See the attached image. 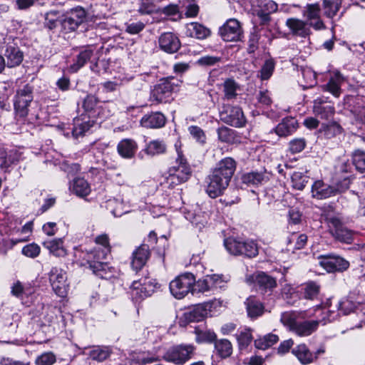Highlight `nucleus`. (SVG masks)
<instances>
[{"label": "nucleus", "instance_id": "f257e3e1", "mask_svg": "<svg viewBox=\"0 0 365 365\" xmlns=\"http://www.w3.org/2000/svg\"><path fill=\"white\" fill-rule=\"evenodd\" d=\"M236 169V162L232 158L222 159L206 179V192L215 198L226 190Z\"/></svg>", "mask_w": 365, "mask_h": 365}, {"label": "nucleus", "instance_id": "f03ea898", "mask_svg": "<svg viewBox=\"0 0 365 365\" xmlns=\"http://www.w3.org/2000/svg\"><path fill=\"white\" fill-rule=\"evenodd\" d=\"M96 243L102 245L101 250H95L88 253V264L94 273L106 269L108 255L110 253V246L108 235L102 234L96 237Z\"/></svg>", "mask_w": 365, "mask_h": 365}, {"label": "nucleus", "instance_id": "7ed1b4c3", "mask_svg": "<svg viewBox=\"0 0 365 365\" xmlns=\"http://www.w3.org/2000/svg\"><path fill=\"white\" fill-rule=\"evenodd\" d=\"M191 175L192 170L186 159L179 156L175 165L169 168L168 176L164 184L168 188H173L175 186L187 181Z\"/></svg>", "mask_w": 365, "mask_h": 365}, {"label": "nucleus", "instance_id": "20e7f679", "mask_svg": "<svg viewBox=\"0 0 365 365\" xmlns=\"http://www.w3.org/2000/svg\"><path fill=\"white\" fill-rule=\"evenodd\" d=\"M226 250L235 256H245L249 258L258 255L257 244L252 240H241L235 237H228L224 240Z\"/></svg>", "mask_w": 365, "mask_h": 365}, {"label": "nucleus", "instance_id": "39448f33", "mask_svg": "<svg viewBox=\"0 0 365 365\" xmlns=\"http://www.w3.org/2000/svg\"><path fill=\"white\" fill-rule=\"evenodd\" d=\"M196 347L193 344H180L170 347L164 354L163 359L176 365H183L195 354Z\"/></svg>", "mask_w": 365, "mask_h": 365}, {"label": "nucleus", "instance_id": "423d86ee", "mask_svg": "<svg viewBox=\"0 0 365 365\" xmlns=\"http://www.w3.org/2000/svg\"><path fill=\"white\" fill-rule=\"evenodd\" d=\"M34 88L26 84L17 89L14 98V106L17 116L26 117L29 113V107L33 101Z\"/></svg>", "mask_w": 365, "mask_h": 365}, {"label": "nucleus", "instance_id": "0eeeda50", "mask_svg": "<svg viewBox=\"0 0 365 365\" xmlns=\"http://www.w3.org/2000/svg\"><path fill=\"white\" fill-rule=\"evenodd\" d=\"M86 19V11L81 6L67 11L60 19V24L65 33L76 31Z\"/></svg>", "mask_w": 365, "mask_h": 365}, {"label": "nucleus", "instance_id": "6e6552de", "mask_svg": "<svg viewBox=\"0 0 365 365\" xmlns=\"http://www.w3.org/2000/svg\"><path fill=\"white\" fill-rule=\"evenodd\" d=\"M175 81L173 77L160 80L151 91L150 101L156 103L169 101L175 87L179 86V82L176 81L175 83Z\"/></svg>", "mask_w": 365, "mask_h": 365}, {"label": "nucleus", "instance_id": "1a4fd4ad", "mask_svg": "<svg viewBox=\"0 0 365 365\" xmlns=\"http://www.w3.org/2000/svg\"><path fill=\"white\" fill-rule=\"evenodd\" d=\"M195 278L191 273H186L176 277L170 283L171 294L177 299H182L193 287Z\"/></svg>", "mask_w": 365, "mask_h": 365}, {"label": "nucleus", "instance_id": "9d476101", "mask_svg": "<svg viewBox=\"0 0 365 365\" xmlns=\"http://www.w3.org/2000/svg\"><path fill=\"white\" fill-rule=\"evenodd\" d=\"M220 118L225 123L235 128L244 127L247 123L244 113L239 106H223L220 112Z\"/></svg>", "mask_w": 365, "mask_h": 365}, {"label": "nucleus", "instance_id": "9b49d317", "mask_svg": "<svg viewBox=\"0 0 365 365\" xmlns=\"http://www.w3.org/2000/svg\"><path fill=\"white\" fill-rule=\"evenodd\" d=\"M222 38L227 42L242 41L244 32L242 24L236 19H230L220 28Z\"/></svg>", "mask_w": 365, "mask_h": 365}, {"label": "nucleus", "instance_id": "f8f14e48", "mask_svg": "<svg viewBox=\"0 0 365 365\" xmlns=\"http://www.w3.org/2000/svg\"><path fill=\"white\" fill-rule=\"evenodd\" d=\"M327 222L329 232L336 240L347 244L351 243L353 240L352 231L347 229L338 217H327Z\"/></svg>", "mask_w": 365, "mask_h": 365}, {"label": "nucleus", "instance_id": "ddd939ff", "mask_svg": "<svg viewBox=\"0 0 365 365\" xmlns=\"http://www.w3.org/2000/svg\"><path fill=\"white\" fill-rule=\"evenodd\" d=\"M49 280L55 293L61 297L66 296L68 290L67 274L61 268L53 267L49 272Z\"/></svg>", "mask_w": 365, "mask_h": 365}, {"label": "nucleus", "instance_id": "4468645a", "mask_svg": "<svg viewBox=\"0 0 365 365\" xmlns=\"http://www.w3.org/2000/svg\"><path fill=\"white\" fill-rule=\"evenodd\" d=\"M321 6L318 3L308 4L302 11V15L309 26L314 30L319 31L326 28L321 18Z\"/></svg>", "mask_w": 365, "mask_h": 365}, {"label": "nucleus", "instance_id": "2eb2a0df", "mask_svg": "<svg viewBox=\"0 0 365 365\" xmlns=\"http://www.w3.org/2000/svg\"><path fill=\"white\" fill-rule=\"evenodd\" d=\"M319 264L328 272H343L349 267V262L339 256H323Z\"/></svg>", "mask_w": 365, "mask_h": 365}, {"label": "nucleus", "instance_id": "dca6fc26", "mask_svg": "<svg viewBox=\"0 0 365 365\" xmlns=\"http://www.w3.org/2000/svg\"><path fill=\"white\" fill-rule=\"evenodd\" d=\"M328 98L320 97L313 102V112L321 119L329 120L333 118L335 113V108L328 102Z\"/></svg>", "mask_w": 365, "mask_h": 365}, {"label": "nucleus", "instance_id": "f3484780", "mask_svg": "<svg viewBox=\"0 0 365 365\" xmlns=\"http://www.w3.org/2000/svg\"><path fill=\"white\" fill-rule=\"evenodd\" d=\"M286 26L292 34L300 38H306L312 34L311 27L306 21L297 18H289L286 21Z\"/></svg>", "mask_w": 365, "mask_h": 365}, {"label": "nucleus", "instance_id": "a211bd4d", "mask_svg": "<svg viewBox=\"0 0 365 365\" xmlns=\"http://www.w3.org/2000/svg\"><path fill=\"white\" fill-rule=\"evenodd\" d=\"M339 192L335 186L324 183L322 180H317L312 186L313 197L322 200L336 195Z\"/></svg>", "mask_w": 365, "mask_h": 365}, {"label": "nucleus", "instance_id": "6ab92c4d", "mask_svg": "<svg viewBox=\"0 0 365 365\" xmlns=\"http://www.w3.org/2000/svg\"><path fill=\"white\" fill-rule=\"evenodd\" d=\"M158 42L160 48L168 53L177 52L181 46L178 37L171 32H165L161 34Z\"/></svg>", "mask_w": 365, "mask_h": 365}, {"label": "nucleus", "instance_id": "aec40b11", "mask_svg": "<svg viewBox=\"0 0 365 365\" xmlns=\"http://www.w3.org/2000/svg\"><path fill=\"white\" fill-rule=\"evenodd\" d=\"M344 81V77L339 71H336L333 73L327 83L322 86V91L329 92L334 97L339 98L341 93V86Z\"/></svg>", "mask_w": 365, "mask_h": 365}, {"label": "nucleus", "instance_id": "412c9836", "mask_svg": "<svg viewBox=\"0 0 365 365\" xmlns=\"http://www.w3.org/2000/svg\"><path fill=\"white\" fill-rule=\"evenodd\" d=\"M322 320L297 321L292 332L299 336H308L316 331Z\"/></svg>", "mask_w": 365, "mask_h": 365}, {"label": "nucleus", "instance_id": "4be33fe9", "mask_svg": "<svg viewBox=\"0 0 365 365\" xmlns=\"http://www.w3.org/2000/svg\"><path fill=\"white\" fill-rule=\"evenodd\" d=\"M150 256V249L148 245H141L133 253L131 266L138 271L143 267Z\"/></svg>", "mask_w": 365, "mask_h": 365}, {"label": "nucleus", "instance_id": "5701e85b", "mask_svg": "<svg viewBox=\"0 0 365 365\" xmlns=\"http://www.w3.org/2000/svg\"><path fill=\"white\" fill-rule=\"evenodd\" d=\"M298 128L297 120L292 117H287L274 129L275 133L279 137H287L294 133Z\"/></svg>", "mask_w": 365, "mask_h": 365}, {"label": "nucleus", "instance_id": "b1692460", "mask_svg": "<svg viewBox=\"0 0 365 365\" xmlns=\"http://www.w3.org/2000/svg\"><path fill=\"white\" fill-rule=\"evenodd\" d=\"M255 285L262 291L272 290L277 287L275 278L264 272H259L252 276Z\"/></svg>", "mask_w": 365, "mask_h": 365}, {"label": "nucleus", "instance_id": "393cba45", "mask_svg": "<svg viewBox=\"0 0 365 365\" xmlns=\"http://www.w3.org/2000/svg\"><path fill=\"white\" fill-rule=\"evenodd\" d=\"M140 123L145 128H159L165 125V117L160 112L151 113L145 115Z\"/></svg>", "mask_w": 365, "mask_h": 365}, {"label": "nucleus", "instance_id": "a878e982", "mask_svg": "<svg viewBox=\"0 0 365 365\" xmlns=\"http://www.w3.org/2000/svg\"><path fill=\"white\" fill-rule=\"evenodd\" d=\"M137 150V143L130 138L121 140L117 145V151L123 158L130 159L133 158Z\"/></svg>", "mask_w": 365, "mask_h": 365}, {"label": "nucleus", "instance_id": "bb28decb", "mask_svg": "<svg viewBox=\"0 0 365 365\" xmlns=\"http://www.w3.org/2000/svg\"><path fill=\"white\" fill-rule=\"evenodd\" d=\"M247 315L252 319L262 316L264 312V304L256 297L250 296L245 302Z\"/></svg>", "mask_w": 365, "mask_h": 365}, {"label": "nucleus", "instance_id": "cd10ccee", "mask_svg": "<svg viewBox=\"0 0 365 365\" xmlns=\"http://www.w3.org/2000/svg\"><path fill=\"white\" fill-rule=\"evenodd\" d=\"M155 287L156 284L152 279H145L143 282L141 280L134 281L130 287L136 291L135 294H140V297H146L154 292Z\"/></svg>", "mask_w": 365, "mask_h": 365}, {"label": "nucleus", "instance_id": "c85d7f7f", "mask_svg": "<svg viewBox=\"0 0 365 365\" xmlns=\"http://www.w3.org/2000/svg\"><path fill=\"white\" fill-rule=\"evenodd\" d=\"M69 189L71 192L81 197L88 196L91 191L89 183L83 178L73 179L70 183Z\"/></svg>", "mask_w": 365, "mask_h": 365}, {"label": "nucleus", "instance_id": "c756f323", "mask_svg": "<svg viewBox=\"0 0 365 365\" xmlns=\"http://www.w3.org/2000/svg\"><path fill=\"white\" fill-rule=\"evenodd\" d=\"M187 35L197 39H205L211 34L210 30L204 25L192 22L187 26Z\"/></svg>", "mask_w": 365, "mask_h": 365}, {"label": "nucleus", "instance_id": "7c9ffc66", "mask_svg": "<svg viewBox=\"0 0 365 365\" xmlns=\"http://www.w3.org/2000/svg\"><path fill=\"white\" fill-rule=\"evenodd\" d=\"M4 56L7 59L8 67H15L19 66L23 61V53L19 48L9 46H7Z\"/></svg>", "mask_w": 365, "mask_h": 365}, {"label": "nucleus", "instance_id": "2f4dec72", "mask_svg": "<svg viewBox=\"0 0 365 365\" xmlns=\"http://www.w3.org/2000/svg\"><path fill=\"white\" fill-rule=\"evenodd\" d=\"M43 246L56 257H63L67 255V251L63 246L61 239H54L43 242Z\"/></svg>", "mask_w": 365, "mask_h": 365}, {"label": "nucleus", "instance_id": "473e14b6", "mask_svg": "<svg viewBox=\"0 0 365 365\" xmlns=\"http://www.w3.org/2000/svg\"><path fill=\"white\" fill-rule=\"evenodd\" d=\"M343 0H323L322 11L324 16L333 19L339 11Z\"/></svg>", "mask_w": 365, "mask_h": 365}, {"label": "nucleus", "instance_id": "72a5a7b5", "mask_svg": "<svg viewBox=\"0 0 365 365\" xmlns=\"http://www.w3.org/2000/svg\"><path fill=\"white\" fill-rule=\"evenodd\" d=\"M292 353L302 364H308L314 361V354L304 344L294 348Z\"/></svg>", "mask_w": 365, "mask_h": 365}, {"label": "nucleus", "instance_id": "f704fd0d", "mask_svg": "<svg viewBox=\"0 0 365 365\" xmlns=\"http://www.w3.org/2000/svg\"><path fill=\"white\" fill-rule=\"evenodd\" d=\"M111 353L112 350L109 346H95L87 354L92 360L101 362L107 359Z\"/></svg>", "mask_w": 365, "mask_h": 365}, {"label": "nucleus", "instance_id": "c9c22d12", "mask_svg": "<svg viewBox=\"0 0 365 365\" xmlns=\"http://www.w3.org/2000/svg\"><path fill=\"white\" fill-rule=\"evenodd\" d=\"M194 333L196 336L195 341L198 344L212 343L215 341L217 338V335L213 331L200 327L195 328Z\"/></svg>", "mask_w": 365, "mask_h": 365}, {"label": "nucleus", "instance_id": "e433bc0d", "mask_svg": "<svg viewBox=\"0 0 365 365\" xmlns=\"http://www.w3.org/2000/svg\"><path fill=\"white\" fill-rule=\"evenodd\" d=\"M167 145L163 140H153L150 141L145 148V152L151 156L163 154L165 153Z\"/></svg>", "mask_w": 365, "mask_h": 365}, {"label": "nucleus", "instance_id": "4c0bfd02", "mask_svg": "<svg viewBox=\"0 0 365 365\" xmlns=\"http://www.w3.org/2000/svg\"><path fill=\"white\" fill-rule=\"evenodd\" d=\"M215 349L221 358H227L232 353V345L229 340L225 339L215 340Z\"/></svg>", "mask_w": 365, "mask_h": 365}, {"label": "nucleus", "instance_id": "58836bf2", "mask_svg": "<svg viewBox=\"0 0 365 365\" xmlns=\"http://www.w3.org/2000/svg\"><path fill=\"white\" fill-rule=\"evenodd\" d=\"M207 314V311L202 304L195 306L191 310L185 313L188 322L201 321Z\"/></svg>", "mask_w": 365, "mask_h": 365}, {"label": "nucleus", "instance_id": "ea45409f", "mask_svg": "<svg viewBox=\"0 0 365 365\" xmlns=\"http://www.w3.org/2000/svg\"><path fill=\"white\" fill-rule=\"evenodd\" d=\"M242 183L247 185H257L262 183L266 179V177L263 173L261 172H250L242 175Z\"/></svg>", "mask_w": 365, "mask_h": 365}, {"label": "nucleus", "instance_id": "a19ab883", "mask_svg": "<svg viewBox=\"0 0 365 365\" xmlns=\"http://www.w3.org/2000/svg\"><path fill=\"white\" fill-rule=\"evenodd\" d=\"M279 341V336L274 334H268L262 338H259L255 341V346L258 349L265 350Z\"/></svg>", "mask_w": 365, "mask_h": 365}, {"label": "nucleus", "instance_id": "79ce46f5", "mask_svg": "<svg viewBox=\"0 0 365 365\" xmlns=\"http://www.w3.org/2000/svg\"><path fill=\"white\" fill-rule=\"evenodd\" d=\"M94 124L93 120H87L81 122L80 119L74 120V127L72 130V133L74 138H78L80 136H83L89 129L93 127Z\"/></svg>", "mask_w": 365, "mask_h": 365}, {"label": "nucleus", "instance_id": "37998d69", "mask_svg": "<svg viewBox=\"0 0 365 365\" xmlns=\"http://www.w3.org/2000/svg\"><path fill=\"white\" fill-rule=\"evenodd\" d=\"M92 56L93 51L91 49L86 48L81 51L77 56L76 62L71 66L72 71H78L91 59Z\"/></svg>", "mask_w": 365, "mask_h": 365}, {"label": "nucleus", "instance_id": "c03bdc74", "mask_svg": "<svg viewBox=\"0 0 365 365\" xmlns=\"http://www.w3.org/2000/svg\"><path fill=\"white\" fill-rule=\"evenodd\" d=\"M342 128L336 122L329 124L323 123L320 132L323 133L327 138H331L341 133Z\"/></svg>", "mask_w": 365, "mask_h": 365}, {"label": "nucleus", "instance_id": "a18cd8bd", "mask_svg": "<svg viewBox=\"0 0 365 365\" xmlns=\"http://www.w3.org/2000/svg\"><path fill=\"white\" fill-rule=\"evenodd\" d=\"M59 22V11L58 10H50L45 14L44 26L46 28L53 30L57 27Z\"/></svg>", "mask_w": 365, "mask_h": 365}, {"label": "nucleus", "instance_id": "49530a36", "mask_svg": "<svg viewBox=\"0 0 365 365\" xmlns=\"http://www.w3.org/2000/svg\"><path fill=\"white\" fill-rule=\"evenodd\" d=\"M224 94L227 100H232L237 96V90L239 88L237 83L232 79H227L224 82Z\"/></svg>", "mask_w": 365, "mask_h": 365}, {"label": "nucleus", "instance_id": "de8ad7c7", "mask_svg": "<svg viewBox=\"0 0 365 365\" xmlns=\"http://www.w3.org/2000/svg\"><path fill=\"white\" fill-rule=\"evenodd\" d=\"M352 163L358 171L365 172V152L359 149L354 150L352 153Z\"/></svg>", "mask_w": 365, "mask_h": 365}, {"label": "nucleus", "instance_id": "09e8293b", "mask_svg": "<svg viewBox=\"0 0 365 365\" xmlns=\"http://www.w3.org/2000/svg\"><path fill=\"white\" fill-rule=\"evenodd\" d=\"M292 187L294 189L302 190L308 182L307 176L304 175L302 172H294L292 176Z\"/></svg>", "mask_w": 365, "mask_h": 365}, {"label": "nucleus", "instance_id": "8fccbe9b", "mask_svg": "<svg viewBox=\"0 0 365 365\" xmlns=\"http://www.w3.org/2000/svg\"><path fill=\"white\" fill-rule=\"evenodd\" d=\"M304 297L307 299H314L319 294L320 286L314 282H309L304 285Z\"/></svg>", "mask_w": 365, "mask_h": 365}, {"label": "nucleus", "instance_id": "3c124183", "mask_svg": "<svg viewBox=\"0 0 365 365\" xmlns=\"http://www.w3.org/2000/svg\"><path fill=\"white\" fill-rule=\"evenodd\" d=\"M98 103V100L95 96L88 95L86 97L83 102V107L86 112L92 114V115L94 117L96 115V108H100L97 106Z\"/></svg>", "mask_w": 365, "mask_h": 365}, {"label": "nucleus", "instance_id": "603ef678", "mask_svg": "<svg viewBox=\"0 0 365 365\" xmlns=\"http://www.w3.org/2000/svg\"><path fill=\"white\" fill-rule=\"evenodd\" d=\"M236 337L240 350L246 349L252 340V336L250 329L241 331L236 335Z\"/></svg>", "mask_w": 365, "mask_h": 365}, {"label": "nucleus", "instance_id": "864d4df0", "mask_svg": "<svg viewBox=\"0 0 365 365\" xmlns=\"http://www.w3.org/2000/svg\"><path fill=\"white\" fill-rule=\"evenodd\" d=\"M42 309L43 312L40 317L41 324V326H50L55 320L56 314H54L53 309L49 307H43Z\"/></svg>", "mask_w": 365, "mask_h": 365}, {"label": "nucleus", "instance_id": "5fc2aeb1", "mask_svg": "<svg viewBox=\"0 0 365 365\" xmlns=\"http://www.w3.org/2000/svg\"><path fill=\"white\" fill-rule=\"evenodd\" d=\"M56 361L55 354L51 351H47L38 356L35 359L36 365H53Z\"/></svg>", "mask_w": 365, "mask_h": 365}, {"label": "nucleus", "instance_id": "6e6d98bb", "mask_svg": "<svg viewBox=\"0 0 365 365\" xmlns=\"http://www.w3.org/2000/svg\"><path fill=\"white\" fill-rule=\"evenodd\" d=\"M306 145L307 142L304 138H294L289 143V150L292 154L298 153L304 149Z\"/></svg>", "mask_w": 365, "mask_h": 365}, {"label": "nucleus", "instance_id": "4d7b16f0", "mask_svg": "<svg viewBox=\"0 0 365 365\" xmlns=\"http://www.w3.org/2000/svg\"><path fill=\"white\" fill-rule=\"evenodd\" d=\"M274 63L273 60H267L260 70V78L262 80H268L274 70Z\"/></svg>", "mask_w": 365, "mask_h": 365}, {"label": "nucleus", "instance_id": "13d9d810", "mask_svg": "<svg viewBox=\"0 0 365 365\" xmlns=\"http://www.w3.org/2000/svg\"><path fill=\"white\" fill-rule=\"evenodd\" d=\"M210 281H208L207 277L205 276V278L199 279L196 283L193 284L192 292H198L201 293L207 292L212 289Z\"/></svg>", "mask_w": 365, "mask_h": 365}, {"label": "nucleus", "instance_id": "bf43d9fd", "mask_svg": "<svg viewBox=\"0 0 365 365\" xmlns=\"http://www.w3.org/2000/svg\"><path fill=\"white\" fill-rule=\"evenodd\" d=\"M217 135L222 142L230 143L234 140V130L225 126L217 129Z\"/></svg>", "mask_w": 365, "mask_h": 365}, {"label": "nucleus", "instance_id": "052dcab7", "mask_svg": "<svg viewBox=\"0 0 365 365\" xmlns=\"http://www.w3.org/2000/svg\"><path fill=\"white\" fill-rule=\"evenodd\" d=\"M188 130L192 138H195L197 142L201 144H204L205 143V134L202 129H201L200 127L196 125H191L188 128Z\"/></svg>", "mask_w": 365, "mask_h": 365}, {"label": "nucleus", "instance_id": "680f3d73", "mask_svg": "<svg viewBox=\"0 0 365 365\" xmlns=\"http://www.w3.org/2000/svg\"><path fill=\"white\" fill-rule=\"evenodd\" d=\"M40 247L35 243L27 245L22 249L23 255L31 258H35L38 257L40 254Z\"/></svg>", "mask_w": 365, "mask_h": 365}, {"label": "nucleus", "instance_id": "e2e57ef3", "mask_svg": "<svg viewBox=\"0 0 365 365\" xmlns=\"http://www.w3.org/2000/svg\"><path fill=\"white\" fill-rule=\"evenodd\" d=\"M282 323L287 327L289 329L292 331L294 327H295L297 320L296 319L294 315L290 312H284L281 315L280 319Z\"/></svg>", "mask_w": 365, "mask_h": 365}, {"label": "nucleus", "instance_id": "0e129e2a", "mask_svg": "<svg viewBox=\"0 0 365 365\" xmlns=\"http://www.w3.org/2000/svg\"><path fill=\"white\" fill-rule=\"evenodd\" d=\"M155 6L151 0H140L138 11L140 14H150L154 11Z\"/></svg>", "mask_w": 365, "mask_h": 365}, {"label": "nucleus", "instance_id": "69168bd1", "mask_svg": "<svg viewBox=\"0 0 365 365\" xmlns=\"http://www.w3.org/2000/svg\"><path fill=\"white\" fill-rule=\"evenodd\" d=\"M302 221L301 212L294 208H291L288 212V225L289 226L297 225L300 224Z\"/></svg>", "mask_w": 365, "mask_h": 365}, {"label": "nucleus", "instance_id": "338daca9", "mask_svg": "<svg viewBox=\"0 0 365 365\" xmlns=\"http://www.w3.org/2000/svg\"><path fill=\"white\" fill-rule=\"evenodd\" d=\"M145 28V24L141 21L127 24L125 25V31L130 34H138Z\"/></svg>", "mask_w": 365, "mask_h": 365}, {"label": "nucleus", "instance_id": "774afa93", "mask_svg": "<svg viewBox=\"0 0 365 365\" xmlns=\"http://www.w3.org/2000/svg\"><path fill=\"white\" fill-rule=\"evenodd\" d=\"M61 168L68 175H73L78 173L81 170V166L78 163H68L64 162L61 164Z\"/></svg>", "mask_w": 365, "mask_h": 365}]
</instances>
